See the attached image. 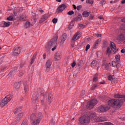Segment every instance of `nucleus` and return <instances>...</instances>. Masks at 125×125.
Segmentation results:
<instances>
[{
  "label": "nucleus",
  "instance_id": "1",
  "mask_svg": "<svg viewBox=\"0 0 125 125\" xmlns=\"http://www.w3.org/2000/svg\"><path fill=\"white\" fill-rule=\"evenodd\" d=\"M111 107L114 108H121L122 107V102H120L118 99H112L108 101V105H104L100 107L101 112L104 113L106 111H109Z\"/></svg>",
  "mask_w": 125,
  "mask_h": 125
},
{
  "label": "nucleus",
  "instance_id": "2",
  "mask_svg": "<svg viewBox=\"0 0 125 125\" xmlns=\"http://www.w3.org/2000/svg\"><path fill=\"white\" fill-rule=\"evenodd\" d=\"M55 38L52 39L46 45L45 48L47 50H50L51 47L54 46L53 48H52V51H54L56 48H57V46L55 45V44H57V40H58V36H55Z\"/></svg>",
  "mask_w": 125,
  "mask_h": 125
},
{
  "label": "nucleus",
  "instance_id": "3",
  "mask_svg": "<svg viewBox=\"0 0 125 125\" xmlns=\"http://www.w3.org/2000/svg\"><path fill=\"white\" fill-rule=\"evenodd\" d=\"M42 95L44 97L45 94L43 90H42L41 88H38L36 93H35L33 95L31 98L32 102L33 103H36L38 102V99H39V96Z\"/></svg>",
  "mask_w": 125,
  "mask_h": 125
},
{
  "label": "nucleus",
  "instance_id": "4",
  "mask_svg": "<svg viewBox=\"0 0 125 125\" xmlns=\"http://www.w3.org/2000/svg\"><path fill=\"white\" fill-rule=\"evenodd\" d=\"M13 98V95L11 94L7 95L0 103V107H4V106H6V104H8L9 102H10Z\"/></svg>",
  "mask_w": 125,
  "mask_h": 125
},
{
  "label": "nucleus",
  "instance_id": "5",
  "mask_svg": "<svg viewBox=\"0 0 125 125\" xmlns=\"http://www.w3.org/2000/svg\"><path fill=\"white\" fill-rule=\"evenodd\" d=\"M80 123L83 125H88L90 123V117L88 115H83L80 119Z\"/></svg>",
  "mask_w": 125,
  "mask_h": 125
},
{
  "label": "nucleus",
  "instance_id": "6",
  "mask_svg": "<svg viewBox=\"0 0 125 125\" xmlns=\"http://www.w3.org/2000/svg\"><path fill=\"white\" fill-rule=\"evenodd\" d=\"M98 103V102L97 101V100L93 99L91 100L88 102L87 104L86 105V108L89 109H92L94 107V106L97 104Z\"/></svg>",
  "mask_w": 125,
  "mask_h": 125
},
{
  "label": "nucleus",
  "instance_id": "7",
  "mask_svg": "<svg viewBox=\"0 0 125 125\" xmlns=\"http://www.w3.org/2000/svg\"><path fill=\"white\" fill-rule=\"evenodd\" d=\"M21 47H15L13 49V55L14 56H18L19 54L21 53Z\"/></svg>",
  "mask_w": 125,
  "mask_h": 125
},
{
  "label": "nucleus",
  "instance_id": "8",
  "mask_svg": "<svg viewBox=\"0 0 125 125\" xmlns=\"http://www.w3.org/2000/svg\"><path fill=\"white\" fill-rule=\"evenodd\" d=\"M51 64H52V59H49L46 62V71L49 72L51 68Z\"/></svg>",
  "mask_w": 125,
  "mask_h": 125
},
{
  "label": "nucleus",
  "instance_id": "9",
  "mask_svg": "<svg viewBox=\"0 0 125 125\" xmlns=\"http://www.w3.org/2000/svg\"><path fill=\"white\" fill-rule=\"evenodd\" d=\"M66 7H67L66 4H62L57 8L56 12H58V13H60V12H62L66 8Z\"/></svg>",
  "mask_w": 125,
  "mask_h": 125
},
{
  "label": "nucleus",
  "instance_id": "10",
  "mask_svg": "<svg viewBox=\"0 0 125 125\" xmlns=\"http://www.w3.org/2000/svg\"><path fill=\"white\" fill-rule=\"evenodd\" d=\"M110 47L111 48V50L113 51L114 53L116 52H118L119 51V49H117V46H116V44L113 42H111Z\"/></svg>",
  "mask_w": 125,
  "mask_h": 125
},
{
  "label": "nucleus",
  "instance_id": "11",
  "mask_svg": "<svg viewBox=\"0 0 125 125\" xmlns=\"http://www.w3.org/2000/svg\"><path fill=\"white\" fill-rule=\"evenodd\" d=\"M22 83H23L22 81L15 83L14 84V88L15 89H19V88H20V85L22 84Z\"/></svg>",
  "mask_w": 125,
  "mask_h": 125
},
{
  "label": "nucleus",
  "instance_id": "12",
  "mask_svg": "<svg viewBox=\"0 0 125 125\" xmlns=\"http://www.w3.org/2000/svg\"><path fill=\"white\" fill-rule=\"evenodd\" d=\"M23 88L25 93L26 94H28V92L29 91V86L28 85L27 82L23 83Z\"/></svg>",
  "mask_w": 125,
  "mask_h": 125
},
{
  "label": "nucleus",
  "instance_id": "13",
  "mask_svg": "<svg viewBox=\"0 0 125 125\" xmlns=\"http://www.w3.org/2000/svg\"><path fill=\"white\" fill-rule=\"evenodd\" d=\"M22 118H23V113H20L15 119L16 123H19L22 120Z\"/></svg>",
  "mask_w": 125,
  "mask_h": 125
},
{
  "label": "nucleus",
  "instance_id": "14",
  "mask_svg": "<svg viewBox=\"0 0 125 125\" xmlns=\"http://www.w3.org/2000/svg\"><path fill=\"white\" fill-rule=\"evenodd\" d=\"M62 54H61V52H57L56 54H55V59L57 61H59L60 59H61V56Z\"/></svg>",
  "mask_w": 125,
  "mask_h": 125
},
{
  "label": "nucleus",
  "instance_id": "15",
  "mask_svg": "<svg viewBox=\"0 0 125 125\" xmlns=\"http://www.w3.org/2000/svg\"><path fill=\"white\" fill-rule=\"evenodd\" d=\"M41 123V119H36L31 122V125H39Z\"/></svg>",
  "mask_w": 125,
  "mask_h": 125
},
{
  "label": "nucleus",
  "instance_id": "16",
  "mask_svg": "<svg viewBox=\"0 0 125 125\" xmlns=\"http://www.w3.org/2000/svg\"><path fill=\"white\" fill-rule=\"evenodd\" d=\"M48 18V16L46 15H43L42 18L39 21L40 24H42L43 22H44Z\"/></svg>",
  "mask_w": 125,
  "mask_h": 125
},
{
  "label": "nucleus",
  "instance_id": "17",
  "mask_svg": "<svg viewBox=\"0 0 125 125\" xmlns=\"http://www.w3.org/2000/svg\"><path fill=\"white\" fill-rule=\"evenodd\" d=\"M66 39H67V34L66 33H64V34H62V35L61 37V43L63 44L64 42H65V41H66Z\"/></svg>",
  "mask_w": 125,
  "mask_h": 125
},
{
  "label": "nucleus",
  "instance_id": "18",
  "mask_svg": "<svg viewBox=\"0 0 125 125\" xmlns=\"http://www.w3.org/2000/svg\"><path fill=\"white\" fill-rule=\"evenodd\" d=\"M82 18H83L82 14H79L76 18L73 19V22H75L76 21H81V20H82Z\"/></svg>",
  "mask_w": 125,
  "mask_h": 125
},
{
  "label": "nucleus",
  "instance_id": "19",
  "mask_svg": "<svg viewBox=\"0 0 125 125\" xmlns=\"http://www.w3.org/2000/svg\"><path fill=\"white\" fill-rule=\"evenodd\" d=\"M119 39L120 41H122L123 42L125 41L124 42H125V33L121 34L119 36Z\"/></svg>",
  "mask_w": 125,
  "mask_h": 125
},
{
  "label": "nucleus",
  "instance_id": "20",
  "mask_svg": "<svg viewBox=\"0 0 125 125\" xmlns=\"http://www.w3.org/2000/svg\"><path fill=\"white\" fill-rule=\"evenodd\" d=\"M79 34H80V32H77L73 37L72 41H77V40H79L80 39V36H79Z\"/></svg>",
  "mask_w": 125,
  "mask_h": 125
},
{
  "label": "nucleus",
  "instance_id": "21",
  "mask_svg": "<svg viewBox=\"0 0 125 125\" xmlns=\"http://www.w3.org/2000/svg\"><path fill=\"white\" fill-rule=\"evenodd\" d=\"M37 117L36 115V113H32L30 117V122H32V121H35V120H37Z\"/></svg>",
  "mask_w": 125,
  "mask_h": 125
},
{
  "label": "nucleus",
  "instance_id": "22",
  "mask_svg": "<svg viewBox=\"0 0 125 125\" xmlns=\"http://www.w3.org/2000/svg\"><path fill=\"white\" fill-rule=\"evenodd\" d=\"M33 25L32 24H31V22L30 21H26V22L24 24V28L25 29H28V28H29V27H32Z\"/></svg>",
  "mask_w": 125,
  "mask_h": 125
},
{
  "label": "nucleus",
  "instance_id": "23",
  "mask_svg": "<svg viewBox=\"0 0 125 125\" xmlns=\"http://www.w3.org/2000/svg\"><path fill=\"white\" fill-rule=\"evenodd\" d=\"M90 13V12H87V11L86 10L83 12L82 15L83 17H88Z\"/></svg>",
  "mask_w": 125,
  "mask_h": 125
},
{
  "label": "nucleus",
  "instance_id": "24",
  "mask_svg": "<svg viewBox=\"0 0 125 125\" xmlns=\"http://www.w3.org/2000/svg\"><path fill=\"white\" fill-rule=\"evenodd\" d=\"M12 24V22L10 21H4L3 25L2 26L3 28H5L6 27H9L10 25Z\"/></svg>",
  "mask_w": 125,
  "mask_h": 125
},
{
  "label": "nucleus",
  "instance_id": "25",
  "mask_svg": "<svg viewBox=\"0 0 125 125\" xmlns=\"http://www.w3.org/2000/svg\"><path fill=\"white\" fill-rule=\"evenodd\" d=\"M106 55L108 56H110V55H112V51H111V48L108 47H107L106 51L105 52Z\"/></svg>",
  "mask_w": 125,
  "mask_h": 125
},
{
  "label": "nucleus",
  "instance_id": "26",
  "mask_svg": "<svg viewBox=\"0 0 125 125\" xmlns=\"http://www.w3.org/2000/svg\"><path fill=\"white\" fill-rule=\"evenodd\" d=\"M20 20H21V21H26V20H27V16L26 15H21L20 18Z\"/></svg>",
  "mask_w": 125,
  "mask_h": 125
},
{
  "label": "nucleus",
  "instance_id": "27",
  "mask_svg": "<svg viewBox=\"0 0 125 125\" xmlns=\"http://www.w3.org/2000/svg\"><path fill=\"white\" fill-rule=\"evenodd\" d=\"M22 111V107H18L16 108L14 111V114H17V113H21Z\"/></svg>",
  "mask_w": 125,
  "mask_h": 125
},
{
  "label": "nucleus",
  "instance_id": "28",
  "mask_svg": "<svg viewBox=\"0 0 125 125\" xmlns=\"http://www.w3.org/2000/svg\"><path fill=\"white\" fill-rule=\"evenodd\" d=\"M52 99H53V96L52 94L50 93L48 95V101L49 103H51L52 102Z\"/></svg>",
  "mask_w": 125,
  "mask_h": 125
},
{
  "label": "nucleus",
  "instance_id": "29",
  "mask_svg": "<svg viewBox=\"0 0 125 125\" xmlns=\"http://www.w3.org/2000/svg\"><path fill=\"white\" fill-rule=\"evenodd\" d=\"M101 42V39H98L96 42H95V44H94L93 48H96V47L98 45V44Z\"/></svg>",
  "mask_w": 125,
  "mask_h": 125
},
{
  "label": "nucleus",
  "instance_id": "30",
  "mask_svg": "<svg viewBox=\"0 0 125 125\" xmlns=\"http://www.w3.org/2000/svg\"><path fill=\"white\" fill-rule=\"evenodd\" d=\"M36 54H34L33 57L31 58V62H30V65H32L33 63L35 62V59H36Z\"/></svg>",
  "mask_w": 125,
  "mask_h": 125
},
{
  "label": "nucleus",
  "instance_id": "31",
  "mask_svg": "<svg viewBox=\"0 0 125 125\" xmlns=\"http://www.w3.org/2000/svg\"><path fill=\"white\" fill-rule=\"evenodd\" d=\"M114 97L115 98H123L124 97H125V95H120V94H116L114 95Z\"/></svg>",
  "mask_w": 125,
  "mask_h": 125
},
{
  "label": "nucleus",
  "instance_id": "32",
  "mask_svg": "<svg viewBox=\"0 0 125 125\" xmlns=\"http://www.w3.org/2000/svg\"><path fill=\"white\" fill-rule=\"evenodd\" d=\"M17 70H18V67L15 66V67H14L13 71H10L9 75L10 76H11V75H12V73H14V72L17 71Z\"/></svg>",
  "mask_w": 125,
  "mask_h": 125
},
{
  "label": "nucleus",
  "instance_id": "33",
  "mask_svg": "<svg viewBox=\"0 0 125 125\" xmlns=\"http://www.w3.org/2000/svg\"><path fill=\"white\" fill-rule=\"evenodd\" d=\"M74 21H73L71 22V23L69 24L68 26V30H71V29L73 28V27H74Z\"/></svg>",
  "mask_w": 125,
  "mask_h": 125
},
{
  "label": "nucleus",
  "instance_id": "34",
  "mask_svg": "<svg viewBox=\"0 0 125 125\" xmlns=\"http://www.w3.org/2000/svg\"><path fill=\"white\" fill-rule=\"evenodd\" d=\"M97 77H98V73H96L94 77L93 78V82L94 83H96V82H97V81H98V79L97 78Z\"/></svg>",
  "mask_w": 125,
  "mask_h": 125
},
{
  "label": "nucleus",
  "instance_id": "35",
  "mask_svg": "<svg viewBox=\"0 0 125 125\" xmlns=\"http://www.w3.org/2000/svg\"><path fill=\"white\" fill-rule=\"evenodd\" d=\"M115 59H116L117 62H120V61H121V55H116L115 56Z\"/></svg>",
  "mask_w": 125,
  "mask_h": 125
},
{
  "label": "nucleus",
  "instance_id": "36",
  "mask_svg": "<svg viewBox=\"0 0 125 125\" xmlns=\"http://www.w3.org/2000/svg\"><path fill=\"white\" fill-rule=\"evenodd\" d=\"M90 117L92 119H94L96 117V114H95V113L90 112Z\"/></svg>",
  "mask_w": 125,
  "mask_h": 125
},
{
  "label": "nucleus",
  "instance_id": "37",
  "mask_svg": "<svg viewBox=\"0 0 125 125\" xmlns=\"http://www.w3.org/2000/svg\"><path fill=\"white\" fill-rule=\"evenodd\" d=\"M97 63V62L96 61V60H94L91 63V67H94V66H95L96 65V63Z\"/></svg>",
  "mask_w": 125,
  "mask_h": 125
},
{
  "label": "nucleus",
  "instance_id": "38",
  "mask_svg": "<svg viewBox=\"0 0 125 125\" xmlns=\"http://www.w3.org/2000/svg\"><path fill=\"white\" fill-rule=\"evenodd\" d=\"M86 25L83 24H80L78 25V29H84V28H85Z\"/></svg>",
  "mask_w": 125,
  "mask_h": 125
},
{
  "label": "nucleus",
  "instance_id": "39",
  "mask_svg": "<svg viewBox=\"0 0 125 125\" xmlns=\"http://www.w3.org/2000/svg\"><path fill=\"white\" fill-rule=\"evenodd\" d=\"M98 86H99V85H98V84H94L91 88V90H94V89H95L96 87H98Z\"/></svg>",
  "mask_w": 125,
  "mask_h": 125
},
{
  "label": "nucleus",
  "instance_id": "40",
  "mask_svg": "<svg viewBox=\"0 0 125 125\" xmlns=\"http://www.w3.org/2000/svg\"><path fill=\"white\" fill-rule=\"evenodd\" d=\"M99 125H114V124H112L111 122H105L104 124H100Z\"/></svg>",
  "mask_w": 125,
  "mask_h": 125
},
{
  "label": "nucleus",
  "instance_id": "41",
  "mask_svg": "<svg viewBox=\"0 0 125 125\" xmlns=\"http://www.w3.org/2000/svg\"><path fill=\"white\" fill-rule=\"evenodd\" d=\"M42 113L40 112L38 114V117H37V120H40V121L42 120Z\"/></svg>",
  "mask_w": 125,
  "mask_h": 125
},
{
  "label": "nucleus",
  "instance_id": "42",
  "mask_svg": "<svg viewBox=\"0 0 125 125\" xmlns=\"http://www.w3.org/2000/svg\"><path fill=\"white\" fill-rule=\"evenodd\" d=\"M101 122H105V121H108V119L106 117H101Z\"/></svg>",
  "mask_w": 125,
  "mask_h": 125
},
{
  "label": "nucleus",
  "instance_id": "43",
  "mask_svg": "<svg viewBox=\"0 0 125 125\" xmlns=\"http://www.w3.org/2000/svg\"><path fill=\"white\" fill-rule=\"evenodd\" d=\"M108 80H109V81H112V82H111L112 83H114V79H113V77H112V76H111V75H109V76L108 77Z\"/></svg>",
  "mask_w": 125,
  "mask_h": 125
},
{
  "label": "nucleus",
  "instance_id": "44",
  "mask_svg": "<svg viewBox=\"0 0 125 125\" xmlns=\"http://www.w3.org/2000/svg\"><path fill=\"white\" fill-rule=\"evenodd\" d=\"M86 3H89L90 4H93L94 1L93 0H86Z\"/></svg>",
  "mask_w": 125,
  "mask_h": 125
},
{
  "label": "nucleus",
  "instance_id": "45",
  "mask_svg": "<svg viewBox=\"0 0 125 125\" xmlns=\"http://www.w3.org/2000/svg\"><path fill=\"white\" fill-rule=\"evenodd\" d=\"M94 120H95V122H96L97 123H99L100 122H102L101 117H97Z\"/></svg>",
  "mask_w": 125,
  "mask_h": 125
},
{
  "label": "nucleus",
  "instance_id": "46",
  "mask_svg": "<svg viewBox=\"0 0 125 125\" xmlns=\"http://www.w3.org/2000/svg\"><path fill=\"white\" fill-rule=\"evenodd\" d=\"M73 14H75V12H74V11H73V10L67 12L68 15H73Z\"/></svg>",
  "mask_w": 125,
  "mask_h": 125
},
{
  "label": "nucleus",
  "instance_id": "47",
  "mask_svg": "<svg viewBox=\"0 0 125 125\" xmlns=\"http://www.w3.org/2000/svg\"><path fill=\"white\" fill-rule=\"evenodd\" d=\"M110 65V63H106L105 65V69L106 71H108L109 70V66Z\"/></svg>",
  "mask_w": 125,
  "mask_h": 125
},
{
  "label": "nucleus",
  "instance_id": "48",
  "mask_svg": "<svg viewBox=\"0 0 125 125\" xmlns=\"http://www.w3.org/2000/svg\"><path fill=\"white\" fill-rule=\"evenodd\" d=\"M24 73H25V71L24 70H22L20 72L19 76L20 77H22V76H23V75H24Z\"/></svg>",
  "mask_w": 125,
  "mask_h": 125
},
{
  "label": "nucleus",
  "instance_id": "49",
  "mask_svg": "<svg viewBox=\"0 0 125 125\" xmlns=\"http://www.w3.org/2000/svg\"><path fill=\"white\" fill-rule=\"evenodd\" d=\"M7 20L8 21H12V20H13V17L9 16V17L7 18Z\"/></svg>",
  "mask_w": 125,
  "mask_h": 125
},
{
  "label": "nucleus",
  "instance_id": "50",
  "mask_svg": "<svg viewBox=\"0 0 125 125\" xmlns=\"http://www.w3.org/2000/svg\"><path fill=\"white\" fill-rule=\"evenodd\" d=\"M57 21H58V19H57L56 18H54L52 20V22H53V24H56V22H57Z\"/></svg>",
  "mask_w": 125,
  "mask_h": 125
},
{
  "label": "nucleus",
  "instance_id": "51",
  "mask_svg": "<svg viewBox=\"0 0 125 125\" xmlns=\"http://www.w3.org/2000/svg\"><path fill=\"white\" fill-rule=\"evenodd\" d=\"M122 98H124L123 99H122V101L119 100V99H118V100H119V101H120V102H122L121 106H122V105H123V102H125V97H123Z\"/></svg>",
  "mask_w": 125,
  "mask_h": 125
},
{
  "label": "nucleus",
  "instance_id": "52",
  "mask_svg": "<svg viewBox=\"0 0 125 125\" xmlns=\"http://www.w3.org/2000/svg\"><path fill=\"white\" fill-rule=\"evenodd\" d=\"M101 4L104 5L106 3V1L105 0H102L100 2Z\"/></svg>",
  "mask_w": 125,
  "mask_h": 125
},
{
  "label": "nucleus",
  "instance_id": "53",
  "mask_svg": "<svg viewBox=\"0 0 125 125\" xmlns=\"http://www.w3.org/2000/svg\"><path fill=\"white\" fill-rule=\"evenodd\" d=\"M89 48H90V45H89V44H88L86 46L85 51H87V50H88Z\"/></svg>",
  "mask_w": 125,
  "mask_h": 125
},
{
  "label": "nucleus",
  "instance_id": "54",
  "mask_svg": "<svg viewBox=\"0 0 125 125\" xmlns=\"http://www.w3.org/2000/svg\"><path fill=\"white\" fill-rule=\"evenodd\" d=\"M82 7H83V6H82V5H80L77 7L76 9H77V10L78 11H80L81 10V9L82 8Z\"/></svg>",
  "mask_w": 125,
  "mask_h": 125
},
{
  "label": "nucleus",
  "instance_id": "55",
  "mask_svg": "<svg viewBox=\"0 0 125 125\" xmlns=\"http://www.w3.org/2000/svg\"><path fill=\"white\" fill-rule=\"evenodd\" d=\"M85 94V90H83L81 93V96H83Z\"/></svg>",
  "mask_w": 125,
  "mask_h": 125
},
{
  "label": "nucleus",
  "instance_id": "56",
  "mask_svg": "<svg viewBox=\"0 0 125 125\" xmlns=\"http://www.w3.org/2000/svg\"><path fill=\"white\" fill-rule=\"evenodd\" d=\"M94 18V16L92 15H90L89 17V20H92V19Z\"/></svg>",
  "mask_w": 125,
  "mask_h": 125
},
{
  "label": "nucleus",
  "instance_id": "57",
  "mask_svg": "<svg viewBox=\"0 0 125 125\" xmlns=\"http://www.w3.org/2000/svg\"><path fill=\"white\" fill-rule=\"evenodd\" d=\"M21 125H28V124L26 121H23L21 124Z\"/></svg>",
  "mask_w": 125,
  "mask_h": 125
},
{
  "label": "nucleus",
  "instance_id": "58",
  "mask_svg": "<svg viewBox=\"0 0 125 125\" xmlns=\"http://www.w3.org/2000/svg\"><path fill=\"white\" fill-rule=\"evenodd\" d=\"M51 125H55V122H54V120L52 119V120H51Z\"/></svg>",
  "mask_w": 125,
  "mask_h": 125
},
{
  "label": "nucleus",
  "instance_id": "59",
  "mask_svg": "<svg viewBox=\"0 0 125 125\" xmlns=\"http://www.w3.org/2000/svg\"><path fill=\"white\" fill-rule=\"evenodd\" d=\"M121 29L124 30H125V24H122V25L121 26Z\"/></svg>",
  "mask_w": 125,
  "mask_h": 125
},
{
  "label": "nucleus",
  "instance_id": "60",
  "mask_svg": "<svg viewBox=\"0 0 125 125\" xmlns=\"http://www.w3.org/2000/svg\"><path fill=\"white\" fill-rule=\"evenodd\" d=\"M7 67L6 66H4V67H2V68L0 69L1 70V72H3V71H4V70H5V69H7Z\"/></svg>",
  "mask_w": 125,
  "mask_h": 125
},
{
  "label": "nucleus",
  "instance_id": "61",
  "mask_svg": "<svg viewBox=\"0 0 125 125\" xmlns=\"http://www.w3.org/2000/svg\"><path fill=\"white\" fill-rule=\"evenodd\" d=\"M116 67L117 68V70H119V68H120V67H121V64L118 63L116 65Z\"/></svg>",
  "mask_w": 125,
  "mask_h": 125
},
{
  "label": "nucleus",
  "instance_id": "62",
  "mask_svg": "<svg viewBox=\"0 0 125 125\" xmlns=\"http://www.w3.org/2000/svg\"><path fill=\"white\" fill-rule=\"evenodd\" d=\"M72 68H74V67H75V66H76V62H74L72 63Z\"/></svg>",
  "mask_w": 125,
  "mask_h": 125
},
{
  "label": "nucleus",
  "instance_id": "63",
  "mask_svg": "<svg viewBox=\"0 0 125 125\" xmlns=\"http://www.w3.org/2000/svg\"><path fill=\"white\" fill-rule=\"evenodd\" d=\"M121 52H122V53H125V49H122L121 50Z\"/></svg>",
  "mask_w": 125,
  "mask_h": 125
},
{
  "label": "nucleus",
  "instance_id": "64",
  "mask_svg": "<svg viewBox=\"0 0 125 125\" xmlns=\"http://www.w3.org/2000/svg\"><path fill=\"white\" fill-rule=\"evenodd\" d=\"M122 22H124V23H125V18L121 20Z\"/></svg>",
  "mask_w": 125,
  "mask_h": 125
}]
</instances>
